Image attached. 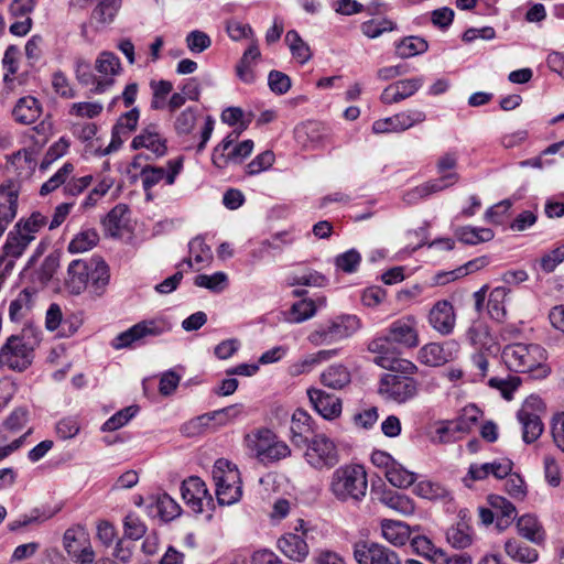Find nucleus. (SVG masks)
I'll list each match as a JSON object with an SVG mask.
<instances>
[{"instance_id":"32","label":"nucleus","mask_w":564,"mask_h":564,"mask_svg":"<svg viewBox=\"0 0 564 564\" xmlns=\"http://www.w3.org/2000/svg\"><path fill=\"white\" fill-rule=\"evenodd\" d=\"M34 240V236L21 232V223L14 226V230L10 231L3 246V256L6 260L10 257L17 259L22 256L24 250Z\"/></svg>"},{"instance_id":"57","label":"nucleus","mask_w":564,"mask_h":564,"mask_svg":"<svg viewBox=\"0 0 564 564\" xmlns=\"http://www.w3.org/2000/svg\"><path fill=\"white\" fill-rule=\"evenodd\" d=\"M521 379L514 375H508L506 378L492 377L488 380V386L500 391L506 400H511L513 392L520 387Z\"/></svg>"},{"instance_id":"24","label":"nucleus","mask_w":564,"mask_h":564,"mask_svg":"<svg viewBox=\"0 0 564 564\" xmlns=\"http://www.w3.org/2000/svg\"><path fill=\"white\" fill-rule=\"evenodd\" d=\"M261 58L258 41L250 42L241 58L236 65V75L245 84L256 82L254 65Z\"/></svg>"},{"instance_id":"25","label":"nucleus","mask_w":564,"mask_h":564,"mask_svg":"<svg viewBox=\"0 0 564 564\" xmlns=\"http://www.w3.org/2000/svg\"><path fill=\"white\" fill-rule=\"evenodd\" d=\"M131 147L135 150L144 148L151 151L156 156L164 155L166 151L165 141L158 132L155 124H150L144 128L140 134L135 135L132 140Z\"/></svg>"},{"instance_id":"59","label":"nucleus","mask_w":564,"mask_h":564,"mask_svg":"<svg viewBox=\"0 0 564 564\" xmlns=\"http://www.w3.org/2000/svg\"><path fill=\"white\" fill-rule=\"evenodd\" d=\"M227 274L219 271L212 275H197L194 280V284L199 288L208 289L212 292H221L227 286Z\"/></svg>"},{"instance_id":"62","label":"nucleus","mask_w":564,"mask_h":564,"mask_svg":"<svg viewBox=\"0 0 564 564\" xmlns=\"http://www.w3.org/2000/svg\"><path fill=\"white\" fill-rule=\"evenodd\" d=\"M137 406H127L111 417H109L101 426L104 432H112L124 426L137 413Z\"/></svg>"},{"instance_id":"36","label":"nucleus","mask_w":564,"mask_h":564,"mask_svg":"<svg viewBox=\"0 0 564 564\" xmlns=\"http://www.w3.org/2000/svg\"><path fill=\"white\" fill-rule=\"evenodd\" d=\"M518 533L534 544H542L545 541V531L540 521L531 514H524L518 519Z\"/></svg>"},{"instance_id":"19","label":"nucleus","mask_w":564,"mask_h":564,"mask_svg":"<svg viewBox=\"0 0 564 564\" xmlns=\"http://www.w3.org/2000/svg\"><path fill=\"white\" fill-rule=\"evenodd\" d=\"M181 494L185 503L197 513L203 512L204 500L212 501V496L205 482L196 476H192L182 482Z\"/></svg>"},{"instance_id":"47","label":"nucleus","mask_w":564,"mask_h":564,"mask_svg":"<svg viewBox=\"0 0 564 564\" xmlns=\"http://www.w3.org/2000/svg\"><path fill=\"white\" fill-rule=\"evenodd\" d=\"M457 239L466 245H478L494 239L495 232L490 228L464 226L456 229Z\"/></svg>"},{"instance_id":"43","label":"nucleus","mask_w":564,"mask_h":564,"mask_svg":"<svg viewBox=\"0 0 564 564\" xmlns=\"http://www.w3.org/2000/svg\"><path fill=\"white\" fill-rule=\"evenodd\" d=\"M350 380V372L343 365H333L321 375L322 383L334 390L343 389Z\"/></svg>"},{"instance_id":"37","label":"nucleus","mask_w":564,"mask_h":564,"mask_svg":"<svg viewBox=\"0 0 564 564\" xmlns=\"http://www.w3.org/2000/svg\"><path fill=\"white\" fill-rule=\"evenodd\" d=\"M129 223V207L126 204L116 205L102 220L105 230L111 237L120 236L121 230Z\"/></svg>"},{"instance_id":"23","label":"nucleus","mask_w":564,"mask_h":564,"mask_svg":"<svg viewBox=\"0 0 564 564\" xmlns=\"http://www.w3.org/2000/svg\"><path fill=\"white\" fill-rule=\"evenodd\" d=\"M291 441L292 443L302 448L310 440L308 435L313 433V419L302 409H296L291 417Z\"/></svg>"},{"instance_id":"63","label":"nucleus","mask_w":564,"mask_h":564,"mask_svg":"<svg viewBox=\"0 0 564 564\" xmlns=\"http://www.w3.org/2000/svg\"><path fill=\"white\" fill-rule=\"evenodd\" d=\"M156 509L164 521H171L181 514L180 505L166 494L158 497Z\"/></svg>"},{"instance_id":"33","label":"nucleus","mask_w":564,"mask_h":564,"mask_svg":"<svg viewBox=\"0 0 564 564\" xmlns=\"http://www.w3.org/2000/svg\"><path fill=\"white\" fill-rule=\"evenodd\" d=\"M139 117L140 112L138 108H132L131 110L120 116V118L118 119L117 123L112 129V140L110 145L106 150V153H110L111 151L117 150L119 148L121 141L118 140L117 142V138H119L120 134H128L132 132L138 126Z\"/></svg>"},{"instance_id":"30","label":"nucleus","mask_w":564,"mask_h":564,"mask_svg":"<svg viewBox=\"0 0 564 564\" xmlns=\"http://www.w3.org/2000/svg\"><path fill=\"white\" fill-rule=\"evenodd\" d=\"M466 339L478 351L486 350L488 352H496L498 350L497 344L494 341L488 327L484 323H473L466 332Z\"/></svg>"},{"instance_id":"2","label":"nucleus","mask_w":564,"mask_h":564,"mask_svg":"<svg viewBox=\"0 0 564 564\" xmlns=\"http://www.w3.org/2000/svg\"><path fill=\"white\" fill-rule=\"evenodd\" d=\"M327 490L339 502H361L368 490L365 467L352 463L337 467L329 477Z\"/></svg>"},{"instance_id":"16","label":"nucleus","mask_w":564,"mask_h":564,"mask_svg":"<svg viewBox=\"0 0 564 564\" xmlns=\"http://www.w3.org/2000/svg\"><path fill=\"white\" fill-rule=\"evenodd\" d=\"M167 166V171L163 167L152 165L143 166L140 172L143 189H151L162 180H165L167 185L174 184L176 176L183 167V160L181 158L170 160Z\"/></svg>"},{"instance_id":"11","label":"nucleus","mask_w":564,"mask_h":564,"mask_svg":"<svg viewBox=\"0 0 564 564\" xmlns=\"http://www.w3.org/2000/svg\"><path fill=\"white\" fill-rule=\"evenodd\" d=\"M239 132H231L213 150L212 161L218 169H225L229 163H240L245 158L251 154L253 141L245 140L234 145L239 137Z\"/></svg>"},{"instance_id":"7","label":"nucleus","mask_w":564,"mask_h":564,"mask_svg":"<svg viewBox=\"0 0 564 564\" xmlns=\"http://www.w3.org/2000/svg\"><path fill=\"white\" fill-rule=\"evenodd\" d=\"M217 500L223 506L237 502L242 495L238 468L226 459H218L213 468Z\"/></svg>"},{"instance_id":"6","label":"nucleus","mask_w":564,"mask_h":564,"mask_svg":"<svg viewBox=\"0 0 564 564\" xmlns=\"http://www.w3.org/2000/svg\"><path fill=\"white\" fill-rule=\"evenodd\" d=\"M416 324V319L412 315L394 321L389 326L388 334L386 336L370 341L368 347L369 350L375 354H383L389 350L391 343H397L409 348L416 347L419 345Z\"/></svg>"},{"instance_id":"26","label":"nucleus","mask_w":564,"mask_h":564,"mask_svg":"<svg viewBox=\"0 0 564 564\" xmlns=\"http://www.w3.org/2000/svg\"><path fill=\"white\" fill-rule=\"evenodd\" d=\"M279 550L294 562H303L308 556L310 549L304 538L288 533L278 540Z\"/></svg>"},{"instance_id":"3","label":"nucleus","mask_w":564,"mask_h":564,"mask_svg":"<svg viewBox=\"0 0 564 564\" xmlns=\"http://www.w3.org/2000/svg\"><path fill=\"white\" fill-rule=\"evenodd\" d=\"M502 359L510 370L530 373L535 379L545 378L550 371L545 364V350L536 344L507 345L502 350Z\"/></svg>"},{"instance_id":"21","label":"nucleus","mask_w":564,"mask_h":564,"mask_svg":"<svg viewBox=\"0 0 564 564\" xmlns=\"http://www.w3.org/2000/svg\"><path fill=\"white\" fill-rule=\"evenodd\" d=\"M458 181L457 173H448L437 180L429 181L421 184L404 194L403 199L406 204H416L419 200L430 196L431 194L441 192Z\"/></svg>"},{"instance_id":"9","label":"nucleus","mask_w":564,"mask_h":564,"mask_svg":"<svg viewBox=\"0 0 564 564\" xmlns=\"http://www.w3.org/2000/svg\"><path fill=\"white\" fill-rule=\"evenodd\" d=\"M172 324L165 317L143 319L129 329L118 334L111 341V347L120 350L131 347L133 343L145 337H155L170 332Z\"/></svg>"},{"instance_id":"18","label":"nucleus","mask_w":564,"mask_h":564,"mask_svg":"<svg viewBox=\"0 0 564 564\" xmlns=\"http://www.w3.org/2000/svg\"><path fill=\"white\" fill-rule=\"evenodd\" d=\"M429 324L442 336L452 334L456 325V314L452 303L446 300L436 302L430 310Z\"/></svg>"},{"instance_id":"29","label":"nucleus","mask_w":564,"mask_h":564,"mask_svg":"<svg viewBox=\"0 0 564 564\" xmlns=\"http://www.w3.org/2000/svg\"><path fill=\"white\" fill-rule=\"evenodd\" d=\"M41 113V104L32 96L21 97L12 110L14 120L22 124H31L35 122L40 118Z\"/></svg>"},{"instance_id":"50","label":"nucleus","mask_w":564,"mask_h":564,"mask_svg":"<svg viewBox=\"0 0 564 564\" xmlns=\"http://www.w3.org/2000/svg\"><path fill=\"white\" fill-rule=\"evenodd\" d=\"M505 551L512 560L521 563H533L539 557V553L535 549L517 540H508L505 543Z\"/></svg>"},{"instance_id":"55","label":"nucleus","mask_w":564,"mask_h":564,"mask_svg":"<svg viewBox=\"0 0 564 564\" xmlns=\"http://www.w3.org/2000/svg\"><path fill=\"white\" fill-rule=\"evenodd\" d=\"M99 240V235L94 229L83 230L77 234L68 245L70 253L85 252L93 249Z\"/></svg>"},{"instance_id":"42","label":"nucleus","mask_w":564,"mask_h":564,"mask_svg":"<svg viewBox=\"0 0 564 564\" xmlns=\"http://www.w3.org/2000/svg\"><path fill=\"white\" fill-rule=\"evenodd\" d=\"M35 292L23 289L9 305V317L12 322H20L26 316L33 306Z\"/></svg>"},{"instance_id":"28","label":"nucleus","mask_w":564,"mask_h":564,"mask_svg":"<svg viewBox=\"0 0 564 564\" xmlns=\"http://www.w3.org/2000/svg\"><path fill=\"white\" fill-rule=\"evenodd\" d=\"M89 282V262L84 260H74L67 269L66 285L73 294H79L88 286Z\"/></svg>"},{"instance_id":"56","label":"nucleus","mask_w":564,"mask_h":564,"mask_svg":"<svg viewBox=\"0 0 564 564\" xmlns=\"http://www.w3.org/2000/svg\"><path fill=\"white\" fill-rule=\"evenodd\" d=\"M198 119V110L195 107H187L181 111L174 121V130L178 135L192 133Z\"/></svg>"},{"instance_id":"13","label":"nucleus","mask_w":564,"mask_h":564,"mask_svg":"<svg viewBox=\"0 0 564 564\" xmlns=\"http://www.w3.org/2000/svg\"><path fill=\"white\" fill-rule=\"evenodd\" d=\"M425 119L426 115L422 110H406L391 117L376 120L372 123V131L376 134L402 132L425 121Z\"/></svg>"},{"instance_id":"45","label":"nucleus","mask_w":564,"mask_h":564,"mask_svg":"<svg viewBox=\"0 0 564 564\" xmlns=\"http://www.w3.org/2000/svg\"><path fill=\"white\" fill-rule=\"evenodd\" d=\"M89 540V535L82 524L69 527L63 534V547L72 557Z\"/></svg>"},{"instance_id":"12","label":"nucleus","mask_w":564,"mask_h":564,"mask_svg":"<svg viewBox=\"0 0 564 564\" xmlns=\"http://www.w3.org/2000/svg\"><path fill=\"white\" fill-rule=\"evenodd\" d=\"M95 69L97 84L90 90L94 94H104L113 86L115 77L121 74L122 66L115 53L102 51L95 61Z\"/></svg>"},{"instance_id":"48","label":"nucleus","mask_w":564,"mask_h":564,"mask_svg":"<svg viewBox=\"0 0 564 564\" xmlns=\"http://www.w3.org/2000/svg\"><path fill=\"white\" fill-rule=\"evenodd\" d=\"M19 48L14 45H10L3 55L2 65L4 69L3 82L8 89L13 90L15 88L17 78L14 77L19 68Z\"/></svg>"},{"instance_id":"51","label":"nucleus","mask_w":564,"mask_h":564,"mask_svg":"<svg viewBox=\"0 0 564 564\" xmlns=\"http://www.w3.org/2000/svg\"><path fill=\"white\" fill-rule=\"evenodd\" d=\"M397 28V23L388 18L370 19L360 24L362 35L371 40L378 39L387 32H392Z\"/></svg>"},{"instance_id":"38","label":"nucleus","mask_w":564,"mask_h":564,"mask_svg":"<svg viewBox=\"0 0 564 564\" xmlns=\"http://www.w3.org/2000/svg\"><path fill=\"white\" fill-rule=\"evenodd\" d=\"M109 268L102 260H91L89 262V282L88 285L95 295H102L109 283Z\"/></svg>"},{"instance_id":"60","label":"nucleus","mask_w":564,"mask_h":564,"mask_svg":"<svg viewBox=\"0 0 564 564\" xmlns=\"http://www.w3.org/2000/svg\"><path fill=\"white\" fill-rule=\"evenodd\" d=\"M476 422L475 416H463L458 419L456 422H453L451 425L441 426L436 430V437L440 443H448L452 438L448 436L449 432H467L470 429V425Z\"/></svg>"},{"instance_id":"39","label":"nucleus","mask_w":564,"mask_h":564,"mask_svg":"<svg viewBox=\"0 0 564 564\" xmlns=\"http://www.w3.org/2000/svg\"><path fill=\"white\" fill-rule=\"evenodd\" d=\"M373 361L381 368L391 370V373L401 372L403 373L402 376H405L413 375L416 370V366L413 362L398 358L393 352H390V350L378 354Z\"/></svg>"},{"instance_id":"35","label":"nucleus","mask_w":564,"mask_h":564,"mask_svg":"<svg viewBox=\"0 0 564 564\" xmlns=\"http://www.w3.org/2000/svg\"><path fill=\"white\" fill-rule=\"evenodd\" d=\"M417 358L423 365L438 367L452 360L454 356L451 351H446L443 345L430 343L419 350Z\"/></svg>"},{"instance_id":"53","label":"nucleus","mask_w":564,"mask_h":564,"mask_svg":"<svg viewBox=\"0 0 564 564\" xmlns=\"http://www.w3.org/2000/svg\"><path fill=\"white\" fill-rule=\"evenodd\" d=\"M285 43L288 44L292 56L305 64L312 57V53L307 43H305L295 30H290L285 35Z\"/></svg>"},{"instance_id":"8","label":"nucleus","mask_w":564,"mask_h":564,"mask_svg":"<svg viewBox=\"0 0 564 564\" xmlns=\"http://www.w3.org/2000/svg\"><path fill=\"white\" fill-rule=\"evenodd\" d=\"M304 446V458L315 470H329L340 460L336 443L324 433L313 434Z\"/></svg>"},{"instance_id":"41","label":"nucleus","mask_w":564,"mask_h":564,"mask_svg":"<svg viewBox=\"0 0 564 564\" xmlns=\"http://www.w3.org/2000/svg\"><path fill=\"white\" fill-rule=\"evenodd\" d=\"M518 421L522 426V440L527 443L536 441L543 432V423L540 414H527L525 411H518Z\"/></svg>"},{"instance_id":"64","label":"nucleus","mask_w":564,"mask_h":564,"mask_svg":"<svg viewBox=\"0 0 564 564\" xmlns=\"http://www.w3.org/2000/svg\"><path fill=\"white\" fill-rule=\"evenodd\" d=\"M74 171L72 163H65L51 178H48L40 189L41 195H47L66 183L67 177Z\"/></svg>"},{"instance_id":"15","label":"nucleus","mask_w":564,"mask_h":564,"mask_svg":"<svg viewBox=\"0 0 564 564\" xmlns=\"http://www.w3.org/2000/svg\"><path fill=\"white\" fill-rule=\"evenodd\" d=\"M20 184L8 181L0 185V237L17 216Z\"/></svg>"},{"instance_id":"4","label":"nucleus","mask_w":564,"mask_h":564,"mask_svg":"<svg viewBox=\"0 0 564 564\" xmlns=\"http://www.w3.org/2000/svg\"><path fill=\"white\" fill-rule=\"evenodd\" d=\"M250 454L261 464L270 465L291 456L290 446L270 429L251 431L245 437Z\"/></svg>"},{"instance_id":"40","label":"nucleus","mask_w":564,"mask_h":564,"mask_svg":"<svg viewBox=\"0 0 564 564\" xmlns=\"http://www.w3.org/2000/svg\"><path fill=\"white\" fill-rule=\"evenodd\" d=\"M411 545L414 552L434 564H441L445 561L447 555L441 547L434 545V543L425 535H417L411 540Z\"/></svg>"},{"instance_id":"46","label":"nucleus","mask_w":564,"mask_h":564,"mask_svg":"<svg viewBox=\"0 0 564 564\" xmlns=\"http://www.w3.org/2000/svg\"><path fill=\"white\" fill-rule=\"evenodd\" d=\"M427 42L420 36H405L395 44V54L401 58H410L427 51Z\"/></svg>"},{"instance_id":"27","label":"nucleus","mask_w":564,"mask_h":564,"mask_svg":"<svg viewBox=\"0 0 564 564\" xmlns=\"http://www.w3.org/2000/svg\"><path fill=\"white\" fill-rule=\"evenodd\" d=\"M447 542L457 550L469 547L474 542V533L465 513L460 511L459 520L446 531Z\"/></svg>"},{"instance_id":"20","label":"nucleus","mask_w":564,"mask_h":564,"mask_svg":"<svg viewBox=\"0 0 564 564\" xmlns=\"http://www.w3.org/2000/svg\"><path fill=\"white\" fill-rule=\"evenodd\" d=\"M307 394L314 409L325 420L333 421L340 416L343 411L341 400L321 389H308Z\"/></svg>"},{"instance_id":"10","label":"nucleus","mask_w":564,"mask_h":564,"mask_svg":"<svg viewBox=\"0 0 564 564\" xmlns=\"http://www.w3.org/2000/svg\"><path fill=\"white\" fill-rule=\"evenodd\" d=\"M378 393L387 401L404 403L417 394V382L409 376L386 373L380 379Z\"/></svg>"},{"instance_id":"58","label":"nucleus","mask_w":564,"mask_h":564,"mask_svg":"<svg viewBox=\"0 0 564 564\" xmlns=\"http://www.w3.org/2000/svg\"><path fill=\"white\" fill-rule=\"evenodd\" d=\"M121 6V0H101L93 11V19L101 24L111 23Z\"/></svg>"},{"instance_id":"52","label":"nucleus","mask_w":564,"mask_h":564,"mask_svg":"<svg viewBox=\"0 0 564 564\" xmlns=\"http://www.w3.org/2000/svg\"><path fill=\"white\" fill-rule=\"evenodd\" d=\"M509 293L510 290L506 286H497L490 292L487 308L494 319L501 321L506 316V300Z\"/></svg>"},{"instance_id":"17","label":"nucleus","mask_w":564,"mask_h":564,"mask_svg":"<svg viewBox=\"0 0 564 564\" xmlns=\"http://www.w3.org/2000/svg\"><path fill=\"white\" fill-rule=\"evenodd\" d=\"M423 84L422 76L397 80L382 90L380 101L384 105L399 104L412 97Z\"/></svg>"},{"instance_id":"61","label":"nucleus","mask_w":564,"mask_h":564,"mask_svg":"<svg viewBox=\"0 0 564 564\" xmlns=\"http://www.w3.org/2000/svg\"><path fill=\"white\" fill-rule=\"evenodd\" d=\"M226 32L228 36L235 42L241 41L243 39H248L251 42L257 41L251 25L242 23L236 19L226 21Z\"/></svg>"},{"instance_id":"1","label":"nucleus","mask_w":564,"mask_h":564,"mask_svg":"<svg viewBox=\"0 0 564 564\" xmlns=\"http://www.w3.org/2000/svg\"><path fill=\"white\" fill-rule=\"evenodd\" d=\"M41 336V329L33 325H26L19 334L9 336L0 347V368L25 371L34 360L35 349L42 340Z\"/></svg>"},{"instance_id":"5","label":"nucleus","mask_w":564,"mask_h":564,"mask_svg":"<svg viewBox=\"0 0 564 564\" xmlns=\"http://www.w3.org/2000/svg\"><path fill=\"white\" fill-rule=\"evenodd\" d=\"M360 328L356 315H340L319 324L307 337L314 346H326L350 337Z\"/></svg>"},{"instance_id":"49","label":"nucleus","mask_w":564,"mask_h":564,"mask_svg":"<svg viewBox=\"0 0 564 564\" xmlns=\"http://www.w3.org/2000/svg\"><path fill=\"white\" fill-rule=\"evenodd\" d=\"M381 502L403 516H410L415 510L414 502L410 497L395 491L384 492Z\"/></svg>"},{"instance_id":"22","label":"nucleus","mask_w":564,"mask_h":564,"mask_svg":"<svg viewBox=\"0 0 564 564\" xmlns=\"http://www.w3.org/2000/svg\"><path fill=\"white\" fill-rule=\"evenodd\" d=\"M242 413V405L241 404H232L229 406H226L224 409L214 411L212 413L204 414L189 423H187L184 426V432L189 434H195L199 432V427L203 424H207L209 421L215 420L219 425H225L230 422H232L235 419H237Z\"/></svg>"},{"instance_id":"31","label":"nucleus","mask_w":564,"mask_h":564,"mask_svg":"<svg viewBox=\"0 0 564 564\" xmlns=\"http://www.w3.org/2000/svg\"><path fill=\"white\" fill-rule=\"evenodd\" d=\"M380 528L382 538L394 546L405 545L412 533L406 523L397 520L383 519Z\"/></svg>"},{"instance_id":"54","label":"nucleus","mask_w":564,"mask_h":564,"mask_svg":"<svg viewBox=\"0 0 564 564\" xmlns=\"http://www.w3.org/2000/svg\"><path fill=\"white\" fill-rule=\"evenodd\" d=\"M387 480L394 487L408 488L414 484L416 475L405 469L401 464L395 462L389 471H384Z\"/></svg>"},{"instance_id":"34","label":"nucleus","mask_w":564,"mask_h":564,"mask_svg":"<svg viewBox=\"0 0 564 564\" xmlns=\"http://www.w3.org/2000/svg\"><path fill=\"white\" fill-rule=\"evenodd\" d=\"M489 263L487 257H479L474 260L468 261L464 265L448 272H440L434 276V282L438 285H444L448 282L455 281L459 278H463L469 273L476 272Z\"/></svg>"},{"instance_id":"14","label":"nucleus","mask_w":564,"mask_h":564,"mask_svg":"<svg viewBox=\"0 0 564 564\" xmlns=\"http://www.w3.org/2000/svg\"><path fill=\"white\" fill-rule=\"evenodd\" d=\"M354 557L358 564H401L400 557L394 551L373 542L357 543Z\"/></svg>"},{"instance_id":"44","label":"nucleus","mask_w":564,"mask_h":564,"mask_svg":"<svg viewBox=\"0 0 564 564\" xmlns=\"http://www.w3.org/2000/svg\"><path fill=\"white\" fill-rule=\"evenodd\" d=\"M489 502L496 510L497 527L501 530L508 528L517 516L516 507L501 496H491Z\"/></svg>"}]
</instances>
